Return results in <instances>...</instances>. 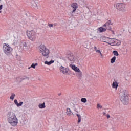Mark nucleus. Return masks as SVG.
<instances>
[{
	"label": "nucleus",
	"mask_w": 131,
	"mask_h": 131,
	"mask_svg": "<svg viewBox=\"0 0 131 131\" xmlns=\"http://www.w3.org/2000/svg\"><path fill=\"white\" fill-rule=\"evenodd\" d=\"M7 121L12 126H16L18 124V119L15 113L12 112H8L7 114Z\"/></svg>",
	"instance_id": "f257e3e1"
},
{
	"label": "nucleus",
	"mask_w": 131,
	"mask_h": 131,
	"mask_svg": "<svg viewBox=\"0 0 131 131\" xmlns=\"http://www.w3.org/2000/svg\"><path fill=\"white\" fill-rule=\"evenodd\" d=\"M120 100L124 105L128 104V92L123 90L120 93Z\"/></svg>",
	"instance_id": "f03ea898"
},
{
	"label": "nucleus",
	"mask_w": 131,
	"mask_h": 131,
	"mask_svg": "<svg viewBox=\"0 0 131 131\" xmlns=\"http://www.w3.org/2000/svg\"><path fill=\"white\" fill-rule=\"evenodd\" d=\"M40 53L42 54L43 57L49 58V54H50V50L47 48V47L44 45H41L39 47Z\"/></svg>",
	"instance_id": "7ed1b4c3"
},
{
	"label": "nucleus",
	"mask_w": 131,
	"mask_h": 131,
	"mask_svg": "<svg viewBox=\"0 0 131 131\" xmlns=\"http://www.w3.org/2000/svg\"><path fill=\"white\" fill-rule=\"evenodd\" d=\"M27 35L28 38L32 41H34L36 39V33L33 31H29L27 32Z\"/></svg>",
	"instance_id": "20e7f679"
},
{
	"label": "nucleus",
	"mask_w": 131,
	"mask_h": 131,
	"mask_svg": "<svg viewBox=\"0 0 131 131\" xmlns=\"http://www.w3.org/2000/svg\"><path fill=\"white\" fill-rule=\"evenodd\" d=\"M115 8L119 10L121 13H125L126 12V9H125V5L123 3H117L115 5Z\"/></svg>",
	"instance_id": "39448f33"
},
{
	"label": "nucleus",
	"mask_w": 131,
	"mask_h": 131,
	"mask_svg": "<svg viewBox=\"0 0 131 131\" xmlns=\"http://www.w3.org/2000/svg\"><path fill=\"white\" fill-rule=\"evenodd\" d=\"M13 50V49H12V48H11L10 47H9V45H5L3 46V51L5 53V54H6V55H7V56L9 55H10L11 54V51H12Z\"/></svg>",
	"instance_id": "423d86ee"
},
{
	"label": "nucleus",
	"mask_w": 131,
	"mask_h": 131,
	"mask_svg": "<svg viewBox=\"0 0 131 131\" xmlns=\"http://www.w3.org/2000/svg\"><path fill=\"white\" fill-rule=\"evenodd\" d=\"M107 39H109V41H108L107 42L108 45H112V43L114 45V46H120L121 42H120V40H117V41L115 40L114 39L112 38H107Z\"/></svg>",
	"instance_id": "0eeeda50"
},
{
	"label": "nucleus",
	"mask_w": 131,
	"mask_h": 131,
	"mask_svg": "<svg viewBox=\"0 0 131 131\" xmlns=\"http://www.w3.org/2000/svg\"><path fill=\"white\" fill-rule=\"evenodd\" d=\"M111 25H113V24L111 23V21L110 20L106 22L104 25H103V27H105V29L110 30L111 31H112Z\"/></svg>",
	"instance_id": "6e6552de"
},
{
	"label": "nucleus",
	"mask_w": 131,
	"mask_h": 131,
	"mask_svg": "<svg viewBox=\"0 0 131 131\" xmlns=\"http://www.w3.org/2000/svg\"><path fill=\"white\" fill-rule=\"evenodd\" d=\"M60 72H62L63 74H68L69 71V69L68 68H65L63 66L60 67Z\"/></svg>",
	"instance_id": "1a4fd4ad"
},
{
	"label": "nucleus",
	"mask_w": 131,
	"mask_h": 131,
	"mask_svg": "<svg viewBox=\"0 0 131 131\" xmlns=\"http://www.w3.org/2000/svg\"><path fill=\"white\" fill-rule=\"evenodd\" d=\"M68 58L71 61V63H73L74 61H75L74 56H73V54H70V55H68Z\"/></svg>",
	"instance_id": "9d476101"
},
{
	"label": "nucleus",
	"mask_w": 131,
	"mask_h": 131,
	"mask_svg": "<svg viewBox=\"0 0 131 131\" xmlns=\"http://www.w3.org/2000/svg\"><path fill=\"white\" fill-rule=\"evenodd\" d=\"M70 67H71V68H72V69H73V70H74V71H75L76 72H79V71H80L79 68L75 66L70 64Z\"/></svg>",
	"instance_id": "9b49d317"
},
{
	"label": "nucleus",
	"mask_w": 131,
	"mask_h": 131,
	"mask_svg": "<svg viewBox=\"0 0 131 131\" xmlns=\"http://www.w3.org/2000/svg\"><path fill=\"white\" fill-rule=\"evenodd\" d=\"M71 7L73 8V11H72V13H74L75 11H76V9H77L78 6H77V3H73L71 5Z\"/></svg>",
	"instance_id": "f8f14e48"
},
{
	"label": "nucleus",
	"mask_w": 131,
	"mask_h": 131,
	"mask_svg": "<svg viewBox=\"0 0 131 131\" xmlns=\"http://www.w3.org/2000/svg\"><path fill=\"white\" fill-rule=\"evenodd\" d=\"M67 115H68V116H70V115H71V114H73V113H72V112H71V110H70V108H67Z\"/></svg>",
	"instance_id": "ddd939ff"
},
{
	"label": "nucleus",
	"mask_w": 131,
	"mask_h": 131,
	"mask_svg": "<svg viewBox=\"0 0 131 131\" xmlns=\"http://www.w3.org/2000/svg\"><path fill=\"white\" fill-rule=\"evenodd\" d=\"M39 109H43L46 108V103L43 102V103H40L38 105Z\"/></svg>",
	"instance_id": "4468645a"
},
{
	"label": "nucleus",
	"mask_w": 131,
	"mask_h": 131,
	"mask_svg": "<svg viewBox=\"0 0 131 131\" xmlns=\"http://www.w3.org/2000/svg\"><path fill=\"white\" fill-rule=\"evenodd\" d=\"M118 86V83H117V82H113L112 84L113 89H117Z\"/></svg>",
	"instance_id": "2eb2a0df"
},
{
	"label": "nucleus",
	"mask_w": 131,
	"mask_h": 131,
	"mask_svg": "<svg viewBox=\"0 0 131 131\" xmlns=\"http://www.w3.org/2000/svg\"><path fill=\"white\" fill-rule=\"evenodd\" d=\"M76 116L78 117L77 122L78 123H80V122H81V115H80V114H77Z\"/></svg>",
	"instance_id": "dca6fc26"
},
{
	"label": "nucleus",
	"mask_w": 131,
	"mask_h": 131,
	"mask_svg": "<svg viewBox=\"0 0 131 131\" xmlns=\"http://www.w3.org/2000/svg\"><path fill=\"white\" fill-rule=\"evenodd\" d=\"M32 8L33 9H35V10L38 9L39 6L37 5V4L36 3H34L32 5Z\"/></svg>",
	"instance_id": "f3484780"
},
{
	"label": "nucleus",
	"mask_w": 131,
	"mask_h": 131,
	"mask_svg": "<svg viewBox=\"0 0 131 131\" xmlns=\"http://www.w3.org/2000/svg\"><path fill=\"white\" fill-rule=\"evenodd\" d=\"M106 30V29L105 28H103L102 27H101L99 28V32H105Z\"/></svg>",
	"instance_id": "a211bd4d"
},
{
	"label": "nucleus",
	"mask_w": 131,
	"mask_h": 131,
	"mask_svg": "<svg viewBox=\"0 0 131 131\" xmlns=\"http://www.w3.org/2000/svg\"><path fill=\"white\" fill-rule=\"evenodd\" d=\"M78 73L76 74H77V77H78V78H80L81 77H82V73L80 71L79 72H77Z\"/></svg>",
	"instance_id": "6ab92c4d"
},
{
	"label": "nucleus",
	"mask_w": 131,
	"mask_h": 131,
	"mask_svg": "<svg viewBox=\"0 0 131 131\" xmlns=\"http://www.w3.org/2000/svg\"><path fill=\"white\" fill-rule=\"evenodd\" d=\"M53 63H54V61L53 60H51L50 61H45V64H47V65H51V64H53Z\"/></svg>",
	"instance_id": "aec40b11"
},
{
	"label": "nucleus",
	"mask_w": 131,
	"mask_h": 131,
	"mask_svg": "<svg viewBox=\"0 0 131 131\" xmlns=\"http://www.w3.org/2000/svg\"><path fill=\"white\" fill-rule=\"evenodd\" d=\"M116 60V57L114 56L111 59V63L112 64H113L115 62V60Z\"/></svg>",
	"instance_id": "412c9836"
},
{
	"label": "nucleus",
	"mask_w": 131,
	"mask_h": 131,
	"mask_svg": "<svg viewBox=\"0 0 131 131\" xmlns=\"http://www.w3.org/2000/svg\"><path fill=\"white\" fill-rule=\"evenodd\" d=\"M16 79L17 82H21L23 80L21 78V76L16 77Z\"/></svg>",
	"instance_id": "4be33fe9"
},
{
	"label": "nucleus",
	"mask_w": 131,
	"mask_h": 131,
	"mask_svg": "<svg viewBox=\"0 0 131 131\" xmlns=\"http://www.w3.org/2000/svg\"><path fill=\"white\" fill-rule=\"evenodd\" d=\"M15 97H16V95H15L14 93H12L11 96L10 97V100H14Z\"/></svg>",
	"instance_id": "5701e85b"
},
{
	"label": "nucleus",
	"mask_w": 131,
	"mask_h": 131,
	"mask_svg": "<svg viewBox=\"0 0 131 131\" xmlns=\"http://www.w3.org/2000/svg\"><path fill=\"white\" fill-rule=\"evenodd\" d=\"M103 38L104 40L103 41V42H106V43H108L107 41H109V39H107V38H110L104 37Z\"/></svg>",
	"instance_id": "b1692460"
},
{
	"label": "nucleus",
	"mask_w": 131,
	"mask_h": 131,
	"mask_svg": "<svg viewBox=\"0 0 131 131\" xmlns=\"http://www.w3.org/2000/svg\"><path fill=\"white\" fill-rule=\"evenodd\" d=\"M20 77L21 80H24V79H29V78L26 77V76H21Z\"/></svg>",
	"instance_id": "393cba45"
},
{
	"label": "nucleus",
	"mask_w": 131,
	"mask_h": 131,
	"mask_svg": "<svg viewBox=\"0 0 131 131\" xmlns=\"http://www.w3.org/2000/svg\"><path fill=\"white\" fill-rule=\"evenodd\" d=\"M86 98H82L81 99V102H82V103H86Z\"/></svg>",
	"instance_id": "a878e982"
},
{
	"label": "nucleus",
	"mask_w": 131,
	"mask_h": 131,
	"mask_svg": "<svg viewBox=\"0 0 131 131\" xmlns=\"http://www.w3.org/2000/svg\"><path fill=\"white\" fill-rule=\"evenodd\" d=\"M37 65H38V64H37V63H32V65L31 66V67L32 68H34V69H35V66H37Z\"/></svg>",
	"instance_id": "bb28decb"
},
{
	"label": "nucleus",
	"mask_w": 131,
	"mask_h": 131,
	"mask_svg": "<svg viewBox=\"0 0 131 131\" xmlns=\"http://www.w3.org/2000/svg\"><path fill=\"white\" fill-rule=\"evenodd\" d=\"M113 53L114 54V56H119L118 52L117 51H114L113 52Z\"/></svg>",
	"instance_id": "cd10ccee"
},
{
	"label": "nucleus",
	"mask_w": 131,
	"mask_h": 131,
	"mask_svg": "<svg viewBox=\"0 0 131 131\" xmlns=\"http://www.w3.org/2000/svg\"><path fill=\"white\" fill-rule=\"evenodd\" d=\"M23 104V102H20L19 103L17 104V107H20V106H22Z\"/></svg>",
	"instance_id": "c85d7f7f"
},
{
	"label": "nucleus",
	"mask_w": 131,
	"mask_h": 131,
	"mask_svg": "<svg viewBox=\"0 0 131 131\" xmlns=\"http://www.w3.org/2000/svg\"><path fill=\"white\" fill-rule=\"evenodd\" d=\"M97 109H99V108H100V109H102V108H103V106H102L101 105H100L99 104H97Z\"/></svg>",
	"instance_id": "c756f323"
},
{
	"label": "nucleus",
	"mask_w": 131,
	"mask_h": 131,
	"mask_svg": "<svg viewBox=\"0 0 131 131\" xmlns=\"http://www.w3.org/2000/svg\"><path fill=\"white\" fill-rule=\"evenodd\" d=\"M96 53H99V54H100V55H101V56H102V52H101V50H96Z\"/></svg>",
	"instance_id": "7c9ffc66"
},
{
	"label": "nucleus",
	"mask_w": 131,
	"mask_h": 131,
	"mask_svg": "<svg viewBox=\"0 0 131 131\" xmlns=\"http://www.w3.org/2000/svg\"><path fill=\"white\" fill-rule=\"evenodd\" d=\"M14 103L15 104V105H16V106H17V105H18V100H17V99L14 100Z\"/></svg>",
	"instance_id": "2f4dec72"
},
{
	"label": "nucleus",
	"mask_w": 131,
	"mask_h": 131,
	"mask_svg": "<svg viewBox=\"0 0 131 131\" xmlns=\"http://www.w3.org/2000/svg\"><path fill=\"white\" fill-rule=\"evenodd\" d=\"M53 24H48V26L50 27V28H51V27H53Z\"/></svg>",
	"instance_id": "473e14b6"
},
{
	"label": "nucleus",
	"mask_w": 131,
	"mask_h": 131,
	"mask_svg": "<svg viewBox=\"0 0 131 131\" xmlns=\"http://www.w3.org/2000/svg\"><path fill=\"white\" fill-rule=\"evenodd\" d=\"M23 47H24L25 48H26V47H27V44H26V42H25L24 43Z\"/></svg>",
	"instance_id": "72a5a7b5"
},
{
	"label": "nucleus",
	"mask_w": 131,
	"mask_h": 131,
	"mask_svg": "<svg viewBox=\"0 0 131 131\" xmlns=\"http://www.w3.org/2000/svg\"><path fill=\"white\" fill-rule=\"evenodd\" d=\"M106 117H107V119H109V118H110V115H109V114L106 115Z\"/></svg>",
	"instance_id": "f704fd0d"
},
{
	"label": "nucleus",
	"mask_w": 131,
	"mask_h": 131,
	"mask_svg": "<svg viewBox=\"0 0 131 131\" xmlns=\"http://www.w3.org/2000/svg\"><path fill=\"white\" fill-rule=\"evenodd\" d=\"M84 48H86V49H89V46L88 45H84Z\"/></svg>",
	"instance_id": "c9c22d12"
},
{
	"label": "nucleus",
	"mask_w": 131,
	"mask_h": 131,
	"mask_svg": "<svg viewBox=\"0 0 131 131\" xmlns=\"http://www.w3.org/2000/svg\"><path fill=\"white\" fill-rule=\"evenodd\" d=\"M94 50H95L96 52H97V51H98V49H97V47H96V46L94 47Z\"/></svg>",
	"instance_id": "e433bc0d"
},
{
	"label": "nucleus",
	"mask_w": 131,
	"mask_h": 131,
	"mask_svg": "<svg viewBox=\"0 0 131 131\" xmlns=\"http://www.w3.org/2000/svg\"><path fill=\"white\" fill-rule=\"evenodd\" d=\"M2 9H3V5H0V11L2 10Z\"/></svg>",
	"instance_id": "4c0bfd02"
},
{
	"label": "nucleus",
	"mask_w": 131,
	"mask_h": 131,
	"mask_svg": "<svg viewBox=\"0 0 131 131\" xmlns=\"http://www.w3.org/2000/svg\"><path fill=\"white\" fill-rule=\"evenodd\" d=\"M74 111H75L76 112H77V113L78 114V111H77V110H76V108H74Z\"/></svg>",
	"instance_id": "58836bf2"
},
{
	"label": "nucleus",
	"mask_w": 131,
	"mask_h": 131,
	"mask_svg": "<svg viewBox=\"0 0 131 131\" xmlns=\"http://www.w3.org/2000/svg\"><path fill=\"white\" fill-rule=\"evenodd\" d=\"M103 115L106 116H107V114H106V113H105V112H104V113H103Z\"/></svg>",
	"instance_id": "ea45409f"
},
{
	"label": "nucleus",
	"mask_w": 131,
	"mask_h": 131,
	"mask_svg": "<svg viewBox=\"0 0 131 131\" xmlns=\"http://www.w3.org/2000/svg\"><path fill=\"white\" fill-rule=\"evenodd\" d=\"M112 34H115V33H114V31H112Z\"/></svg>",
	"instance_id": "a19ab883"
},
{
	"label": "nucleus",
	"mask_w": 131,
	"mask_h": 131,
	"mask_svg": "<svg viewBox=\"0 0 131 131\" xmlns=\"http://www.w3.org/2000/svg\"><path fill=\"white\" fill-rule=\"evenodd\" d=\"M30 68H32L31 67H29L28 69H30Z\"/></svg>",
	"instance_id": "79ce46f5"
},
{
	"label": "nucleus",
	"mask_w": 131,
	"mask_h": 131,
	"mask_svg": "<svg viewBox=\"0 0 131 131\" xmlns=\"http://www.w3.org/2000/svg\"><path fill=\"white\" fill-rule=\"evenodd\" d=\"M58 96H61V94H58Z\"/></svg>",
	"instance_id": "37998d69"
},
{
	"label": "nucleus",
	"mask_w": 131,
	"mask_h": 131,
	"mask_svg": "<svg viewBox=\"0 0 131 131\" xmlns=\"http://www.w3.org/2000/svg\"><path fill=\"white\" fill-rule=\"evenodd\" d=\"M54 25H56V24H54Z\"/></svg>",
	"instance_id": "c03bdc74"
},
{
	"label": "nucleus",
	"mask_w": 131,
	"mask_h": 131,
	"mask_svg": "<svg viewBox=\"0 0 131 131\" xmlns=\"http://www.w3.org/2000/svg\"><path fill=\"white\" fill-rule=\"evenodd\" d=\"M126 1H130V0H126Z\"/></svg>",
	"instance_id": "a18cd8bd"
},
{
	"label": "nucleus",
	"mask_w": 131,
	"mask_h": 131,
	"mask_svg": "<svg viewBox=\"0 0 131 131\" xmlns=\"http://www.w3.org/2000/svg\"><path fill=\"white\" fill-rule=\"evenodd\" d=\"M0 13H2V11H0Z\"/></svg>",
	"instance_id": "49530a36"
}]
</instances>
